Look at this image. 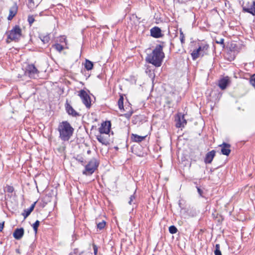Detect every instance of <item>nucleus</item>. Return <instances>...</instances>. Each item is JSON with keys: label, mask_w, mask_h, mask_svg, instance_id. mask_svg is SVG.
I'll return each mask as SVG.
<instances>
[{"label": "nucleus", "mask_w": 255, "mask_h": 255, "mask_svg": "<svg viewBox=\"0 0 255 255\" xmlns=\"http://www.w3.org/2000/svg\"><path fill=\"white\" fill-rule=\"evenodd\" d=\"M163 47L161 44L156 45L152 53L147 55L145 57L146 62L156 67H160L165 57L163 51Z\"/></svg>", "instance_id": "1"}, {"label": "nucleus", "mask_w": 255, "mask_h": 255, "mask_svg": "<svg viewBox=\"0 0 255 255\" xmlns=\"http://www.w3.org/2000/svg\"><path fill=\"white\" fill-rule=\"evenodd\" d=\"M57 130L59 132V138L64 142L69 141L74 132V128L67 121L60 122Z\"/></svg>", "instance_id": "2"}, {"label": "nucleus", "mask_w": 255, "mask_h": 255, "mask_svg": "<svg viewBox=\"0 0 255 255\" xmlns=\"http://www.w3.org/2000/svg\"><path fill=\"white\" fill-rule=\"evenodd\" d=\"M6 34H7L6 39L7 43L10 42L8 39H10L11 41H17L21 36V29L19 25H16L11 30L7 32Z\"/></svg>", "instance_id": "3"}, {"label": "nucleus", "mask_w": 255, "mask_h": 255, "mask_svg": "<svg viewBox=\"0 0 255 255\" xmlns=\"http://www.w3.org/2000/svg\"><path fill=\"white\" fill-rule=\"evenodd\" d=\"M99 165V161L95 158H92L85 165V169L82 172L83 174L86 175H92L97 169Z\"/></svg>", "instance_id": "4"}, {"label": "nucleus", "mask_w": 255, "mask_h": 255, "mask_svg": "<svg viewBox=\"0 0 255 255\" xmlns=\"http://www.w3.org/2000/svg\"><path fill=\"white\" fill-rule=\"evenodd\" d=\"M78 96L82 100V103L87 108H90L91 106V100L90 96L84 90H81L78 94Z\"/></svg>", "instance_id": "5"}, {"label": "nucleus", "mask_w": 255, "mask_h": 255, "mask_svg": "<svg viewBox=\"0 0 255 255\" xmlns=\"http://www.w3.org/2000/svg\"><path fill=\"white\" fill-rule=\"evenodd\" d=\"M26 74L31 78H35L38 76L39 71L37 70L35 65L33 64H28L26 68Z\"/></svg>", "instance_id": "6"}, {"label": "nucleus", "mask_w": 255, "mask_h": 255, "mask_svg": "<svg viewBox=\"0 0 255 255\" xmlns=\"http://www.w3.org/2000/svg\"><path fill=\"white\" fill-rule=\"evenodd\" d=\"M111 128V123L110 121H105L102 123L101 127L99 128L100 133L108 135Z\"/></svg>", "instance_id": "7"}, {"label": "nucleus", "mask_w": 255, "mask_h": 255, "mask_svg": "<svg viewBox=\"0 0 255 255\" xmlns=\"http://www.w3.org/2000/svg\"><path fill=\"white\" fill-rule=\"evenodd\" d=\"M221 173L217 170L212 171L211 169V173L208 176L209 179L213 181V183H217L220 179Z\"/></svg>", "instance_id": "8"}, {"label": "nucleus", "mask_w": 255, "mask_h": 255, "mask_svg": "<svg viewBox=\"0 0 255 255\" xmlns=\"http://www.w3.org/2000/svg\"><path fill=\"white\" fill-rule=\"evenodd\" d=\"M176 121V127L178 128L184 127L187 124L186 120L184 118V115H182L181 113H179L177 115Z\"/></svg>", "instance_id": "9"}, {"label": "nucleus", "mask_w": 255, "mask_h": 255, "mask_svg": "<svg viewBox=\"0 0 255 255\" xmlns=\"http://www.w3.org/2000/svg\"><path fill=\"white\" fill-rule=\"evenodd\" d=\"M65 109H66V112L68 113V114L73 117H78V116H80L79 113L77 112L73 108V107L71 106V105L68 103L67 101L65 104Z\"/></svg>", "instance_id": "10"}, {"label": "nucleus", "mask_w": 255, "mask_h": 255, "mask_svg": "<svg viewBox=\"0 0 255 255\" xmlns=\"http://www.w3.org/2000/svg\"><path fill=\"white\" fill-rule=\"evenodd\" d=\"M150 35L155 38H158L163 36L161 30L157 26H154L150 30Z\"/></svg>", "instance_id": "11"}, {"label": "nucleus", "mask_w": 255, "mask_h": 255, "mask_svg": "<svg viewBox=\"0 0 255 255\" xmlns=\"http://www.w3.org/2000/svg\"><path fill=\"white\" fill-rule=\"evenodd\" d=\"M96 138L99 142L103 145H108L109 144V135H104L100 133L96 135Z\"/></svg>", "instance_id": "12"}, {"label": "nucleus", "mask_w": 255, "mask_h": 255, "mask_svg": "<svg viewBox=\"0 0 255 255\" xmlns=\"http://www.w3.org/2000/svg\"><path fill=\"white\" fill-rule=\"evenodd\" d=\"M18 11V6L16 3H14L13 5L10 8L9 10V15L7 17L8 20H11L17 14Z\"/></svg>", "instance_id": "13"}, {"label": "nucleus", "mask_w": 255, "mask_h": 255, "mask_svg": "<svg viewBox=\"0 0 255 255\" xmlns=\"http://www.w3.org/2000/svg\"><path fill=\"white\" fill-rule=\"evenodd\" d=\"M230 83L231 81L230 80V78L227 76L221 79L219 81L218 85L222 90H224L226 89V88L230 84Z\"/></svg>", "instance_id": "14"}, {"label": "nucleus", "mask_w": 255, "mask_h": 255, "mask_svg": "<svg viewBox=\"0 0 255 255\" xmlns=\"http://www.w3.org/2000/svg\"><path fill=\"white\" fill-rule=\"evenodd\" d=\"M221 147V153L225 155H229L231 152V145L229 143L223 142L220 145Z\"/></svg>", "instance_id": "15"}, {"label": "nucleus", "mask_w": 255, "mask_h": 255, "mask_svg": "<svg viewBox=\"0 0 255 255\" xmlns=\"http://www.w3.org/2000/svg\"><path fill=\"white\" fill-rule=\"evenodd\" d=\"M24 233L23 228H17L14 230L13 236L16 240H20L23 236Z\"/></svg>", "instance_id": "16"}, {"label": "nucleus", "mask_w": 255, "mask_h": 255, "mask_svg": "<svg viewBox=\"0 0 255 255\" xmlns=\"http://www.w3.org/2000/svg\"><path fill=\"white\" fill-rule=\"evenodd\" d=\"M243 10L244 12H248L253 15H255V1H254L250 7L243 6Z\"/></svg>", "instance_id": "17"}, {"label": "nucleus", "mask_w": 255, "mask_h": 255, "mask_svg": "<svg viewBox=\"0 0 255 255\" xmlns=\"http://www.w3.org/2000/svg\"><path fill=\"white\" fill-rule=\"evenodd\" d=\"M53 192H49L43 198V201L45 204L50 202L52 199L53 198Z\"/></svg>", "instance_id": "18"}, {"label": "nucleus", "mask_w": 255, "mask_h": 255, "mask_svg": "<svg viewBox=\"0 0 255 255\" xmlns=\"http://www.w3.org/2000/svg\"><path fill=\"white\" fill-rule=\"evenodd\" d=\"M202 49V47L199 46L198 48L194 50L191 53L192 57L193 60L196 59L199 57L200 55V51Z\"/></svg>", "instance_id": "19"}, {"label": "nucleus", "mask_w": 255, "mask_h": 255, "mask_svg": "<svg viewBox=\"0 0 255 255\" xmlns=\"http://www.w3.org/2000/svg\"><path fill=\"white\" fill-rule=\"evenodd\" d=\"M39 37L43 44L48 43L50 40V37L49 34H46V35H43L42 34L39 35Z\"/></svg>", "instance_id": "20"}, {"label": "nucleus", "mask_w": 255, "mask_h": 255, "mask_svg": "<svg viewBox=\"0 0 255 255\" xmlns=\"http://www.w3.org/2000/svg\"><path fill=\"white\" fill-rule=\"evenodd\" d=\"M131 138L133 141L139 142L142 141L145 138V136H139L136 134H132Z\"/></svg>", "instance_id": "21"}, {"label": "nucleus", "mask_w": 255, "mask_h": 255, "mask_svg": "<svg viewBox=\"0 0 255 255\" xmlns=\"http://www.w3.org/2000/svg\"><path fill=\"white\" fill-rule=\"evenodd\" d=\"M136 192H134V193L130 196L129 198V201H128V203L131 205H136L137 203V199H136V195L135 194Z\"/></svg>", "instance_id": "22"}, {"label": "nucleus", "mask_w": 255, "mask_h": 255, "mask_svg": "<svg viewBox=\"0 0 255 255\" xmlns=\"http://www.w3.org/2000/svg\"><path fill=\"white\" fill-rule=\"evenodd\" d=\"M93 63L89 60L86 59L85 61V68L88 71L91 70L93 68Z\"/></svg>", "instance_id": "23"}, {"label": "nucleus", "mask_w": 255, "mask_h": 255, "mask_svg": "<svg viewBox=\"0 0 255 255\" xmlns=\"http://www.w3.org/2000/svg\"><path fill=\"white\" fill-rule=\"evenodd\" d=\"M52 47H53L56 51L59 52H61L62 50H63L64 48V46L61 45L59 43H56L52 45Z\"/></svg>", "instance_id": "24"}, {"label": "nucleus", "mask_w": 255, "mask_h": 255, "mask_svg": "<svg viewBox=\"0 0 255 255\" xmlns=\"http://www.w3.org/2000/svg\"><path fill=\"white\" fill-rule=\"evenodd\" d=\"M118 105L119 106V108L121 110H124V97L122 95L120 96V97L118 100Z\"/></svg>", "instance_id": "25"}, {"label": "nucleus", "mask_w": 255, "mask_h": 255, "mask_svg": "<svg viewBox=\"0 0 255 255\" xmlns=\"http://www.w3.org/2000/svg\"><path fill=\"white\" fill-rule=\"evenodd\" d=\"M32 211V210H31L30 208L25 209L22 213V215L24 217V219H25L30 214Z\"/></svg>", "instance_id": "26"}, {"label": "nucleus", "mask_w": 255, "mask_h": 255, "mask_svg": "<svg viewBox=\"0 0 255 255\" xmlns=\"http://www.w3.org/2000/svg\"><path fill=\"white\" fill-rule=\"evenodd\" d=\"M40 222L38 220H36L35 223L33 224L32 227L35 234L37 233L38 228L39 226Z\"/></svg>", "instance_id": "27"}, {"label": "nucleus", "mask_w": 255, "mask_h": 255, "mask_svg": "<svg viewBox=\"0 0 255 255\" xmlns=\"http://www.w3.org/2000/svg\"><path fill=\"white\" fill-rule=\"evenodd\" d=\"M215 255H222L221 252L220 250V245L216 244L215 246V250L214 251Z\"/></svg>", "instance_id": "28"}, {"label": "nucleus", "mask_w": 255, "mask_h": 255, "mask_svg": "<svg viewBox=\"0 0 255 255\" xmlns=\"http://www.w3.org/2000/svg\"><path fill=\"white\" fill-rule=\"evenodd\" d=\"M169 232L170 233L172 234H174L177 233V229L176 227L173 225L171 226L169 228Z\"/></svg>", "instance_id": "29"}, {"label": "nucleus", "mask_w": 255, "mask_h": 255, "mask_svg": "<svg viewBox=\"0 0 255 255\" xmlns=\"http://www.w3.org/2000/svg\"><path fill=\"white\" fill-rule=\"evenodd\" d=\"M106 226V222L105 221H103L97 224V228L99 230H102Z\"/></svg>", "instance_id": "30"}, {"label": "nucleus", "mask_w": 255, "mask_h": 255, "mask_svg": "<svg viewBox=\"0 0 255 255\" xmlns=\"http://www.w3.org/2000/svg\"><path fill=\"white\" fill-rule=\"evenodd\" d=\"M250 83L255 88V74L251 77Z\"/></svg>", "instance_id": "31"}, {"label": "nucleus", "mask_w": 255, "mask_h": 255, "mask_svg": "<svg viewBox=\"0 0 255 255\" xmlns=\"http://www.w3.org/2000/svg\"><path fill=\"white\" fill-rule=\"evenodd\" d=\"M216 151L213 150L208 152V164L209 163V158H214L215 155Z\"/></svg>", "instance_id": "32"}, {"label": "nucleus", "mask_w": 255, "mask_h": 255, "mask_svg": "<svg viewBox=\"0 0 255 255\" xmlns=\"http://www.w3.org/2000/svg\"><path fill=\"white\" fill-rule=\"evenodd\" d=\"M180 40L182 44L184 43L185 42V36L183 34V32L180 30Z\"/></svg>", "instance_id": "33"}, {"label": "nucleus", "mask_w": 255, "mask_h": 255, "mask_svg": "<svg viewBox=\"0 0 255 255\" xmlns=\"http://www.w3.org/2000/svg\"><path fill=\"white\" fill-rule=\"evenodd\" d=\"M27 20L29 22V25H31L32 24L34 21L35 19H34V17L32 15H29L28 16Z\"/></svg>", "instance_id": "34"}, {"label": "nucleus", "mask_w": 255, "mask_h": 255, "mask_svg": "<svg viewBox=\"0 0 255 255\" xmlns=\"http://www.w3.org/2000/svg\"><path fill=\"white\" fill-rule=\"evenodd\" d=\"M76 159L79 162H80L83 165L84 164V158L80 156H77V157L76 158Z\"/></svg>", "instance_id": "35"}, {"label": "nucleus", "mask_w": 255, "mask_h": 255, "mask_svg": "<svg viewBox=\"0 0 255 255\" xmlns=\"http://www.w3.org/2000/svg\"><path fill=\"white\" fill-rule=\"evenodd\" d=\"M82 253H79V250L78 249H74L73 252H71L70 254H74L75 255H81Z\"/></svg>", "instance_id": "36"}, {"label": "nucleus", "mask_w": 255, "mask_h": 255, "mask_svg": "<svg viewBox=\"0 0 255 255\" xmlns=\"http://www.w3.org/2000/svg\"><path fill=\"white\" fill-rule=\"evenodd\" d=\"M13 190L12 186H6L4 189V191H13Z\"/></svg>", "instance_id": "37"}, {"label": "nucleus", "mask_w": 255, "mask_h": 255, "mask_svg": "<svg viewBox=\"0 0 255 255\" xmlns=\"http://www.w3.org/2000/svg\"><path fill=\"white\" fill-rule=\"evenodd\" d=\"M132 113H133L132 111L128 112L127 113H126L125 114H124V116L126 118L129 119L131 116Z\"/></svg>", "instance_id": "38"}, {"label": "nucleus", "mask_w": 255, "mask_h": 255, "mask_svg": "<svg viewBox=\"0 0 255 255\" xmlns=\"http://www.w3.org/2000/svg\"><path fill=\"white\" fill-rule=\"evenodd\" d=\"M224 39L223 38H220L219 40H216V42L218 44H221L223 45V47H224Z\"/></svg>", "instance_id": "39"}, {"label": "nucleus", "mask_w": 255, "mask_h": 255, "mask_svg": "<svg viewBox=\"0 0 255 255\" xmlns=\"http://www.w3.org/2000/svg\"><path fill=\"white\" fill-rule=\"evenodd\" d=\"M94 253L95 255H97L98 252V248L95 245H93Z\"/></svg>", "instance_id": "40"}, {"label": "nucleus", "mask_w": 255, "mask_h": 255, "mask_svg": "<svg viewBox=\"0 0 255 255\" xmlns=\"http://www.w3.org/2000/svg\"><path fill=\"white\" fill-rule=\"evenodd\" d=\"M4 222L0 223V232H1L4 228Z\"/></svg>", "instance_id": "41"}, {"label": "nucleus", "mask_w": 255, "mask_h": 255, "mask_svg": "<svg viewBox=\"0 0 255 255\" xmlns=\"http://www.w3.org/2000/svg\"><path fill=\"white\" fill-rule=\"evenodd\" d=\"M59 41H60V42H61L64 41V42L66 43V39L64 36H61V37H60Z\"/></svg>", "instance_id": "42"}, {"label": "nucleus", "mask_w": 255, "mask_h": 255, "mask_svg": "<svg viewBox=\"0 0 255 255\" xmlns=\"http://www.w3.org/2000/svg\"><path fill=\"white\" fill-rule=\"evenodd\" d=\"M36 203V202H34L31 205V206L30 207V209H31V210H33L34 207H35V204Z\"/></svg>", "instance_id": "43"}, {"label": "nucleus", "mask_w": 255, "mask_h": 255, "mask_svg": "<svg viewBox=\"0 0 255 255\" xmlns=\"http://www.w3.org/2000/svg\"><path fill=\"white\" fill-rule=\"evenodd\" d=\"M36 203V202H34L31 205V206L30 207V209H31V210H33L34 207H35V204Z\"/></svg>", "instance_id": "44"}, {"label": "nucleus", "mask_w": 255, "mask_h": 255, "mask_svg": "<svg viewBox=\"0 0 255 255\" xmlns=\"http://www.w3.org/2000/svg\"><path fill=\"white\" fill-rule=\"evenodd\" d=\"M204 162L206 164H207V153L205 155Z\"/></svg>", "instance_id": "45"}, {"label": "nucleus", "mask_w": 255, "mask_h": 255, "mask_svg": "<svg viewBox=\"0 0 255 255\" xmlns=\"http://www.w3.org/2000/svg\"><path fill=\"white\" fill-rule=\"evenodd\" d=\"M199 193V194L200 196H202V194L204 192H198Z\"/></svg>", "instance_id": "46"}, {"label": "nucleus", "mask_w": 255, "mask_h": 255, "mask_svg": "<svg viewBox=\"0 0 255 255\" xmlns=\"http://www.w3.org/2000/svg\"><path fill=\"white\" fill-rule=\"evenodd\" d=\"M213 159V158H209V163H210L212 162V161Z\"/></svg>", "instance_id": "47"}, {"label": "nucleus", "mask_w": 255, "mask_h": 255, "mask_svg": "<svg viewBox=\"0 0 255 255\" xmlns=\"http://www.w3.org/2000/svg\"><path fill=\"white\" fill-rule=\"evenodd\" d=\"M16 253H18V254H19V253H20V252H19V249H16Z\"/></svg>", "instance_id": "48"}, {"label": "nucleus", "mask_w": 255, "mask_h": 255, "mask_svg": "<svg viewBox=\"0 0 255 255\" xmlns=\"http://www.w3.org/2000/svg\"><path fill=\"white\" fill-rule=\"evenodd\" d=\"M197 191L200 192V191H202L199 188H197Z\"/></svg>", "instance_id": "49"}, {"label": "nucleus", "mask_w": 255, "mask_h": 255, "mask_svg": "<svg viewBox=\"0 0 255 255\" xmlns=\"http://www.w3.org/2000/svg\"><path fill=\"white\" fill-rule=\"evenodd\" d=\"M33 1V0H30V2H32Z\"/></svg>", "instance_id": "50"}, {"label": "nucleus", "mask_w": 255, "mask_h": 255, "mask_svg": "<svg viewBox=\"0 0 255 255\" xmlns=\"http://www.w3.org/2000/svg\"><path fill=\"white\" fill-rule=\"evenodd\" d=\"M90 152V150L88 151V153Z\"/></svg>", "instance_id": "51"}]
</instances>
